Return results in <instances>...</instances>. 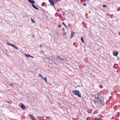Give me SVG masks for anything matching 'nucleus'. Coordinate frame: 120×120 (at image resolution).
Masks as SVG:
<instances>
[{
    "instance_id": "14",
    "label": "nucleus",
    "mask_w": 120,
    "mask_h": 120,
    "mask_svg": "<svg viewBox=\"0 0 120 120\" xmlns=\"http://www.w3.org/2000/svg\"><path fill=\"white\" fill-rule=\"evenodd\" d=\"M12 47L15 48L16 49H18V48L17 47H16L15 45H13Z\"/></svg>"
},
{
    "instance_id": "16",
    "label": "nucleus",
    "mask_w": 120,
    "mask_h": 120,
    "mask_svg": "<svg viewBox=\"0 0 120 120\" xmlns=\"http://www.w3.org/2000/svg\"><path fill=\"white\" fill-rule=\"evenodd\" d=\"M81 40L82 41V43H84V41L83 40V37H81Z\"/></svg>"
},
{
    "instance_id": "9",
    "label": "nucleus",
    "mask_w": 120,
    "mask_h": 120,
    "mask_svg": "<svg viewBox=\"0 0 120 120\" xmlns=\"http://www.w3.org/2000/svg\"><path fill=\"white\" fill-rule=\"evenodd\" d=\"M75 33V32H72L71 33V38H72L73 37L74 35V34Z\"/></svg>"
},
{
    "instance_id": "26",
    "label": "nucleus",
    "mask_w": 120,
    "mask_h": 120,
    "mask_svg": "<svg viewBox=\"0 0 120 120\" xmlns=\"http://www.w3.org/2000/svg\"><path fill=\"white\" fill-rule=\"evenodd\" d=\"M61 25L60 24L59 25V26H58V27H61Z\"/></svg>"
},
{
    "instance_id": "11",
    "label": "nucleus",
    "mask_w": 120,
    "mask_h": 120,
    "mask_svg": "<svg viewBox=\"0 0 120 120\" xmlns=\"http://www.w3.org/2000/svg\"><path fill=\"white\" fill-rule=\"evenodd\" d=\"M41 78L42 79H43L45 80L46 81H47V79L46 77H42Z\"/></svg>"
},
{
    "instance_id": "32",
    "label": "nucleus",
    "mask_w": 120,
    "mask_h": 120,
    "mask_svg": "<svg viewBox=\"0 0 120 120\" xmlns=\"http://www.w3.org/2000/svg\"><path fill=\"white\" fill-rule=\"evenodd\" d=\"M33 37L34 38V35H33Z\"/></svg>"
},
{
    "instance_id": "30",
    "label": "nucleus",
    "mask_w": 120,
    "mask_h": 120,
    "mask_svg": "<svg viewBox=\"0 0 120 120\" xmlns=\"http://www.w3.org/2000/svg\"><path fill=\"white\" fill-rule=\"evenodd\" d=\"M39 120H45L44 119H39Z\"/></svg>"
},
{
    "instance_id": "6",
    "label": "nucleus",
    "mask_w": 120,
    "mask_h": 120,
    "mask_svg": "<svg viewBox=\"0 0 120 120\" xmlns=\"http://www.w3.org/2000/svg\"><path fill=\"white\" fill-rule=\"evenodd\" d=\"M20 107L22 108L23 109H24L25 108H26V107H25V106L23 104H21L20 106Z\"/></svg>"
},
{
    "instance_id": "15",
    "label": "nucleus",
    "mask_w": 120,
    "mask_h": 120,
    "mask_svg": "<svg viewBox=\"0 0 120 120\" xmlns=\"http://www.w3.org/2000/svg\"><path fill=\"white\" fill-rule=\"evenodd\" d=\"M63 24L65 26V27L67 28H68V27L67 26H66V25L65 24V23L64 22H63Z\"/></svg>"
},
{
    "instance_id": "18",
    "label": "nucleus",
    "mask_w": 120,
    "mask_h": 120,
    "mask_svg": "<svg viewBox=\"0 0 120 120\" xmlns=\"http://www.w3.org/2000/svg\"><path fill=\"white\" fill-rule=\"evenodd\" d=\"M25 56L26 57H28V58H29L30 56L29 55V54H25Z\"/></svg>"
},
{
    "instance_id": "5",
    "label": "nucleus",
    "mask_w": 120,
    "mask_h": 120,
    "mask_svg": "<svg viewBox=\"0 0 120 120\" xmlns=\"http://www.w3.org/2000/svg\"><path fill=\"white\" fill-rule=\"evenodd\" d=\"M28 0L30 3L32 4H35V2L33 0Z\"/></svg>"
},
{
    "instance_id": "34",
    "label": "nucleus",
    "mask_w": 120,
    "mask_h": 120,
    "mask_svg": "<svg viewBox=\"0 0 120 120\" xmlns=\"http://www.w3.org/2000/svg\"><path fill=\"white\" fill-rule=\"evenodd\" d=\"M34 120H37V119H34Z\"/></svg>"
},
{
    "instance_id": "17",
    "label": "nucleus",
    "mask_w": 120,
    "mask_h": 120,
    "mask_svg": "<svg viewBox=\"0 0 120 120\" xmlns=\"http://www.w3.org/2000/svg\"><path fill=\"white\" fill-rule=\"evenodd\" d=\"M100 102L101 104L104 105V102L103 101H102L100 100Z\"/></svg>"
},
{
    "instance_id": "12",
    "label": "nucleus",
    "mask_w": 120,
    "mask_h": 120,
    "mask_svg": "<svg viewBox=\"0 0 120 120\" xmlns=\"http://www.w3.org/2000/svg\"><path fill=\"white\" fill-rule=\"evenodd\" d=\"M7 44L8 45H10V46H12V47L13 46V45H14L13 44H10V43H7Z\"/></svg>"
},
{
    "instance_id": "23",
    "label": "nucleus",
    "mask_w": 120,
    "mask_h": 120,
    "mask_svg": "<svg viewBox=\"0 0 120 120\" xmlns=\"http://www.w3.org/2000/svg\"><path fill=\"white\" fill-rule=\"evenodd\" d=\"M38 76H39L40 77H41V78L43 77L42 76V75L41 74H39Z\"/></svg>"
},
{
    "instance_id": "28",
    "label": "nucleus",
    "mask_w": 120,
    "mask_h": 120,
    "mask_svg": "<svg viewBox=\"0 0 120 120\" xmlns=\"http://www.w3.org/2000/svg\"><path fill=\"white\" fill-rule=\"evenodd\" d=\"M63 31H65V29L64 28H63Z\"/></svg>"
},
{
    "instance_id": "8",
    "label": "nucleus",
    "mask_w": 120,
    "mask_h": 120,
    "mask_svg": "<svg viewBox=\"0 0 120 120\" xmlns=\"http://www.w3.org/2000/svg\"><path fill=\"white\" fill-rule=\"evenodd\" d=\"M30 117L32 120H34L35 118L32 115H30Z\"/></svg>"
},
{
    "instance_id": "4",
    "label": "nucleus",
    "mask_w": 120,
    "mask_h": 120,
    "mask_svg": "<svg viewBox=\"0 0 120 120\" xmlns=\"http://www.w3.org/2000/svg\"><path fill=\"white\" fill-rule=\"evenodd\" d=\"M118 54V52L117 51H114L113 52V54L114 56H116Z\"/></svg>"
},
{
    "instance_id": "13",
    "label": "nucleus",
    "mask_w": 120,
    "mask_h": 120,
    "mask_svg": "<svg viewBox=\"0 0 120 120\" xmlns=\"http://www.w3.org/2000/svg\"><path fill=\"white\" fill-rule=\"evenodd\" d=\"M95 120H103L102 119H101L100 118H98L97 117H95Z\"/></svg>"
},
{
    "instance_id": "35",
    "label": "nucleus",
    "mask_w": 120,
    "mask_h": 120,
    "mask_svg": "<svg viewBox=\"0 0 120 120\" xmlns=\"http://www.w3.org/2000/svg\"><path fill=\"white\" fill-rule=\"evenodd\" d=\"M11 85H12V84H11Z\"/></svg>"
},
{
    "instance_id": "27",
    "label": "nucleus",
    "mask_w": 120,
    "mask_h": 120,
    "mask_svg": "<svg viewBox=\"0 0 120 120\" xmlns=\"http://www.w3.org/2000/svg\"><path fill=\"white\" fill-rule=\"evenodd\" d=\"M83 4L85 6H86V4L84 3H83Z\"/></svg>"
},
{
    "instance_id": "7",
    "label": "nucleus",
    "mask_w": 120,
    "mask_h": 120,
    "mask_svg": "<svg viewBox=\"0 0 120 120\" xmlns=\"http://www.w3.org/2000/svg\"><path fill=\"white\" fill-rule=\"evenodd\" d=\"M31 6H32V7L34 8L35 9H36L37 10H38V8H37V7H36L35 6V5L34 4H32Z\"/></svg>"
},
{
    "instance_id": "25",
    "label": "nucleus",
    "mask_w": 120,
    "mask_h": 120,
    "mask_svg": "<svg viewBox=\"0 0 120 120\" xmlns=\"http://www.w3.org/2000/svg\"><path fill=\"white\" fill-rule=\"evenodd\" d=\"M92 108H93L94 109H95V108H94V106L93 105H92Z\"/></svg>"
},
{
    "instance_id": "10",
    "label": "nucleus",
    "mask_w": 120,
    "mask_h": 120,
    "mask_svg": "<svg viewBox=\"0 0 120 120\" xmlns=\"http://www.w3.org/2000/svg\"><path fill=\"white\" fill-rule=\"evenodd\" d=\"M95 99L96 100L98 99V100H99L98 96V95L97 94L95 95Z\"/></svg>"
},
{
    "instance_id": "31",
    "label": "nucleus",
    "mask_w": 120,
    "mask_h": 120,
    "mask_svg": "<svg viewBox=\"0 0 120 120\" xmlns=\"http://www.w3.org/2000/svg\"><path fill=\"white\" fill-rule=\"evenodd\" d=\"M40 47H42V45H40V46H39Z\"/></svg>"
},
{
    "instance_id": "3",
    "label": "nucleus",
    "mask_w": 120,
    "mask_h": 120,
    "mask_svg": "<svg viewBox=\"0 0 120 120\" xmlns=\"http://www.w3.org/2000/svg\"><path fill=\"white\" fill-rule=\"evenodd\" d=\"M49 1L51 4L53 6L55 5V3L53 0H49Z\"/></svg>"
},
{
    "instance_id": "21",
    "label": "nucleus",
    "mask_w": 120,
    "mask_h": 120,
    "mask_svg": "<svg viewBox=\"0 0 120 120\" xmlns=\"http://www.w3.org/2000/svg\"><path fill=\"white\" fill-rule=\"evenodd\" d=\"M103 7L104 8H106L107 6L105 5H103Z\"/></svg>"
},
{
    "instance_id": "20",
    "label": "nucleus",
    "mask_w": 120,
    "mask_h": 120,
    "mask_svg": "<svg viewBox=\"0 0 120 120\" xmlns=\"http://www.w3.org/2000/svg\"><path fill=\"white\" fill-rule=\"evenodd\" d=\"M31 22H33V23H35V22L33 20V19H31Z\"/></svg>"
},
{
    "instance_id": "22",
    "label": "nucleus",
    "mask_w": 120,
    "mask_h": 120,
    "mask_svg": "<svg viewBox=\"0 0 120 120\" xmlns=\"http://www.w3.org/2000/svg\"><path fill=\"white\" fill-rule=\"evenodd\" d=\"M63 34L65 35H66L67 34V33L66 32H64Z\"/></svg>"
},
{
    "instance_id": "33",
    "label": "nucleus",
    "mask_w": 120,
    "mask_h": 120,
    "mask_svg": "<svg viewBox=\"0 0 120 120\" xmlns=\"http://www.w3.org/2000/svg\"><path fill=\"white\" fill-rule=\"evenodd\" d=\"M30 57H31L32 58H33V56H30Z\"/></svg>"
},
{
    "instance_id": "24",
    "label": "nucleus",
    "mask_w": 120,
    "mask_h": 120,
    "mask_svg": "<svg viewBox=\"0 0 120 120\" xmlns=\"http://www.w3.org/2000/svg\"><path fill=\"white\" fill-rule=\"evenodd\" d=\"M46 58L47 59H48L49 60H50V58H49V57H47Z\"/></svg>"
},
{
    "instance_id": "2",
    "label": "nucleus",
    "mask_w": 120,
    "mask_h": 120,
    "mask_svg": "<svg viewBox=\"0 0 120 120\" xmlns=\"http://www.w3.org/2000/svg\"><path fill=\"white\" fill-rule=\"evenodd\" d=\"M72 92L75 95H77L79 97H81V94H80V92L79 90H73L72 91Z\"/></svg>"
},
{
    "instance_id": "19",
    "label": "nucleus",
    "mask_w": 120,
    "mask_h": 120,
    "mask_svg": "<svg viewBox=\"0 0 120 120\" xmlns=\"http://www.w3.org/2000/svg\"><path fill=\"white\" fill-rule=\"evenodd\" d=\"M45 3L44 2H43L42 4H41V5L42 6H44L45 4Z\"/></svg>"
},
{
    "instance_id": "29",
    "label": "nucleus",
    "mask_w": 120,
    "mask_h": 120,
    "mask_svg": "<svg viewBox=\"0 0 120 120\" xmlns=\"http://www.w3.org/2000/svg\"><path fill=\"white\" fill-rule=\"evenodd\" d=\"M58 1H61V0H56Z\"/></svg>"
},
{
    "instance_id": "1",
    "label": "nucleus",
    "mask_w": 120,
    "mask_h": 120,
    "mask_svg": "<svg viewBox=\"0 0 120 120\" xmlns=\"http://www.w3.org/2000/svg\"><path fill=\"white\" fill-rule=\"evenodd\" d=\"M66 58L65 57L58 56L56 59V60L57 62H61L62 61L64 60Z\"/></svg>"
}]
</instances>
